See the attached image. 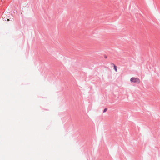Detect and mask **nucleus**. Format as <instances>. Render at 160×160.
Returning a JSON list of instances; mask_svg holds the SVG:
<instances>
[{"instance_id":"nucleus-1","label":"nucleus","mask_w":160,"mask_h":160,"mask_svg":"<svg viewBox=\"0 0 160 160\" xmlns=\"http://www.w3.org/2000/svg\"><path fill=\"white\" fill-rule=\"evenodd\" d=\"M130 81L133 82L139 83L140 82V79L137 78H132L130 79Z\"/></svg>"},{"instance_id":"nucleus-2","label":"nucleus","mask_w":160,"mask_h":160,"mask_svg":"<svg viewBox=\"0 0 160 160\" xmlns=\"http://www.w3.org/2000/svg\"><path fill=\"white\" fill-rule=\"evenodd\" d=\"M114 69H115V71L116 72L117 71V67L116 66H115V65L114 66Z\"/></svg>"},{"instance_id":"nucleus-3","label":"nucleus","mask_w":160,"mask_h":160,"mask_svg":"<svg viewBox=\"0 0 160 160\" xmlns=\"http://www.w3.org/2000/svg\"><path fill=\"white\" fill-rule=\"evenodd\" d=\"M107 110V108H105L103 110V112H105Z\"/></svg>"},{"instance_id":"nucleus-4","label":"nucleus","mask_w":160,"mask_h":160,"mask_svg":"<svg viewBox=\"0 0 160 160\" xmlns=\"http://www.w3.org/2000/svg\"><path fill=\"white\" fill-rule=\"evenodd\" d=\"M7 20H8V21H9V19H7Z\"/></svg>"}]
</instances>
